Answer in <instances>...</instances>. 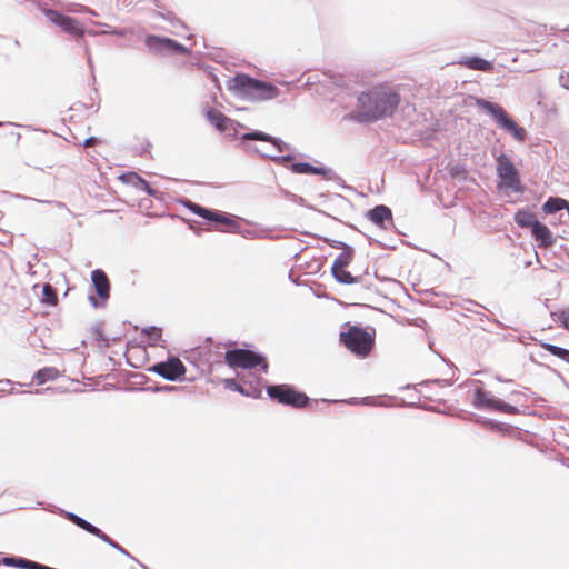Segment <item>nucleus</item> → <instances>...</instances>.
I'll return each mask as SVG.
<instances>
[{
	"mask_svg": "<svg viewBox=\"0 0 569 569\" xmlns=\"http://www.w3.org/2000/svg\"><path fill=\"white\" fill-rule=\"evenodd\" d=\"M158 17L162 18L163 20L170 22L173 27H181L183 29H187V26L183 21H181L173 12L166 11V12H158Z\"/></svg>",
	"mask_w": 569,
	"mask_h": 569,
	"instance_id": "nucleus-36",
	"label": "nucleus"
},
{
	"mask_svg": "<svg viewBox=\"0 0 569 569\" xmlns=\"http://www.w3.org/2000/svg\"><path fill=\"white\" fill-rule=\"evenodd\" d=\"M289 279L296 284V286H300V282L298 279H296V277H292V272L289 273Z\"/></svg>",
	"mask_w": 569,
	"mask_h": 569,
	"instance_id": "nucleus-46",
	"label": "nucleus"
},
{
	"mask_svg": "<svg viewBox=\"0 0 569 569\" xmlns=\"http://www.w3.org/2000/svg\"><path fill=\"white\" fill-rule=\"evenodd\" d=\"M224 362L230 368L246 370L258 369L263 373H266L269 368L268 359L263 353L247 348L227 350L224 353Z\"/></svg>",
	"mask_w": 569,
	"mask_h": 569,
	"instance_id": "nucleus-6",
	"label": "nucleus"
},
{
	"mask_svg": "<svg viewBox=\"0 0 569 569\" xmlns=\"http://www.w3.org/2000/svg\"><path fill=\"white\" fill-rule=\"evenodd\" d=\"M540 347L569 365V349L543 341H540Z\"/></svg>",
	"mask_w": 569,
	"mask_h": 569,
	"instance_id": "nucleus-28",
	"label": "nucleus"
},
{
	"mask_svg": "<svg viewBox=\"0 0 569 569\" xmlns=\"http://www.w3.org/2000/svg\"><path fill=\"white\" fill-rule=\"evenodd\" d=\"M355 257V248L349 247L347 250L341 251L336 259L333 260V263L331 266V270H339V269H346L349 267L353 260Z\"/></svg>",
	"mask_w": 569,
	"mask_h": 569,
	"instance_id": "nucleus-26",
	"label": "nucleus"
},
{
	"mask_svg": "<svg viewBox=\"0 0 569 569\" xmlns=\"http://www.w3.org/2000/svg\"><path fill=\"white\" fill-rule=\"evenodd\" d=\"M58 377H59V370L57 368H54V367H44V368L39 369L33 375V381H36V383L38 386H41V385H44L48 381L56 380Z\"/></svg>",
	"mask_w": 569,
	"mask_h": 569,
	"instance_id": "nucleus-25",
	"label": "nucleus"
},
{
	"mask_svg": "<svg viewBox=\"0 0 569 569\" xmlns=\"http://www.w3.org/2000/svg\"><path fill=\"white\" fill-rule=\"evenodd\" d=\"M242 149L248 153H256L261 158L270 159L278 164H286L293 160L291 154L272 156L262 152L258 147L248 143L249 141H263L271 143L278 152L290 150V146L278 137H273L260 130H249L239 136Z\"/></svg>",
	"mask_w": 569,
	"mask_h": 569,
	"instance_id": "nucleus-3",
	"label": "nucleus"
},
{
	"mask_svg": "<svg viewBox=\"0 0 569 569\" xmlns=\"http://www.w3.org/2000/svg\"><path fill=\"white\" fill-rule=\"evenodd\" d=\"M59 515L62 516L64 519L77 526L78 528L84 530L86 532L99 538L104 543L109 545L111 548L116 549L120 553L124 555L126 557L138 561L134 557L130 555L128 550H126L122 546H120L117 541L111 539L107 533H104L102 530H100L97 526L92 525L84 518L80 517L79 515L67 511L63 509H60Z\"/></svg>",
	"mask_w": 569,
	"mask_h": 569,
	"instance_id": "nucleus-9",
	"label": "nucleus"
},
{
	"mask_svg": "<svg viewBox=\"0 0 569 569\" xmlns=\"http://www.w3.org/2000/svg\"><path fill=\"white\" fill-rule=\"evenodd\" d=\"M89 66H92L91 58L88 59Z\"/></svg>",
	"mask_w": 569,
	"mask_h": 569,
	"instance_id": "nucleus-55",
	"label": "nucleus"
},
{
	"mask_svg": "<svg viewBox=\"0 0 569 569\" xmlns=\"http://www.w3.org/2000/svg\"><path fill=\"white\" fill-rule=\"evenodd\" d=\"M228 89L238 97L252 102L272 100L280 94L277 86L246 73H237L231 78Z\"/></svg>",
	"mask_w": 569,
	"mask_h": 569,
	"instance_id": "nucleus-2",
	"label": "nucleus"
},
{
	"mask_svg": "<svg viewBox=\"0 0 569 569\" xmlns=\"http://www.w3.org/2000/svg\"><path fill=\"white\" fill-rule=\"evenodd\" d=\"M57 206L64 207V204L62 202H57Z\"/></svg>",
	"mask_w": 569,
	"mask_h": 569,
	"instance_id": "nucleus-52",
	"label": "nucleus"
},
{
	"mask_svg": "<svg viewBox=\"0 0 569 569\" xmlns=\"http://www.w3.org/2000/svg\"><path fill=\"white\" fill-rule=\"evenodd\" d=\"M531 237L541 248H548L555 244L556 238L549 228L542 222L538 221L530 230Z\"/></svg>",
	"mask_w": 569,
	"mask_h": 569,
	"instance_id": "nucleus-19",
	"label": "nucleus"
},
{
	"mask_svg": "<svg viewBox=\"0 0 569 569\" xmlns=\"http://www.w3.org/2000/svg\"><path fill=\"white\" fill-rule=\"evenodd\" d=\"M119 179L128 186L144 191L150 197H158L159 191L152 188L149 182L134 171H128L120 174Z\"/></svg>",
	"mask_w": 569,
	"mask_h": 569,
	"instance_id": "nucleus-17",
	"label": "nucleus"
},
{
	"mask_svg": "<svg viewBox=\"0 0 569 569\" xmlns=\"http://www.w3.org/2000/svg\"><path fill=\"white\" fill-rule=\"evenodd\" d=\"M496 379L501 382H511L512 381V380L502 379V377H497Z\"/></svg>",
	"mask_w": 569,
	"mask_h": 569,
	"instance_id": "nucleus-49",
	"label": "nucleus"
},
{
	"mask_svg": "<svg viewBox=\"0 0 569 569\" xmlns=\"http://www.w3.org/2000/svg\"><path fill=\"white\" fill-rule=\"evenodd\" d=\"M513 220L518 227L522 229H532L536 222H538V218L533 212L528 209H518L513 216Z\"/></svg>",
	"mask_w": 569,
	"mask_h": 569,
	"instance_id": "nucleus-21",
	"label": "nucleus"
},
{
	"mask_svg": "<svg viewBox=\"0 0 569 569\" xmlns=\"http://www.w3.org/2000/svg\"><path fill=\"white\" fill-rule=\"evenodd\" d=\"M492 321H493V322H495L499 328H505V327H506L502 322H500V321H499V320H497V319H493Z\"/></svg>",
	"mask_w": 569,
	"mask_h": 569,
	"instance_id": "nucleus-47",
	"label": "nucleus"
},
{
	"mask_svg": "<svg viewBox=\"0 0 569 569\" xmlns=\"http://www.w3.org/2000/svg\"><path fill=\"white\" fill-rule=\"evenodd\" d=\"M553 317L557 318V320L561 323V326L569 330V311L568 310H560L552 313Z\"/></svg>",
	"mask_w": 569,
	"mask_h": 569,
	"instance_id": "nucleus-37",
	"label": "nucleus"
},
{
	"mask_svg": "<svg viewBox=\"0 0 569 569\" xmlns=\"http://www.w3.org/2000/svg\"><path fill=\"white\" fill-rule=\"evenodd\" d=\"M536 260L539 262V254L536 252Z\"/></svg>",
	"mask_w": 569,
	"mask_h": 569,
	"instance_id": "nucleus-56",
	"label": "nucleus"
},
{
	"mask_svg": "<svg viewBox=\"0 0 569 569\" xmlns=\"http://www.w3.org/2000/svg\"><path fill=\"white\" fill-rule=\"evenodd\" d=\"M327 244H329L331 248L335 249H341L342 251L347 250V248L351 247L345 241L330 239V238H323L322 239Z\"/></svg>",
	"mask_w": 569,
	"mask_h": 569,
	"instance_id": "nucleus-38",
	"label": "nucleus"
},
{
	"mask_svg": "<svg viewBox=\"0 0 569 569\" xmlns=\"http://www.w3.org/2000/svg\"><path fill=\"white\" fill-rule=\"evenodd\" d=\"M207 221L212 222L214 224L226 226L232 232H238L240 229V226L236 220L234 216L217 209L211 210Z\"/></svg>",
	"mask_w": 569,
	"mask_h": 569,
	"instance_id": "nucleus-20",
	"label": "nucleus"
},
{
	"mask_svg": "<svg viewBox=\"0 0 569 569\" xmlns=\"http://www.w3.org/2000/svg\"><path fill=\"white\" fill-rule=\"evenodd\" d=\"M332 278L341 284H355L362 281V276H353L346 269L330 270Z\"/></svg>",
	"mask_w": 569,
	"mask_h": 569,
	"instance_id": "nucleus-27",
	"label": "nucleus"
},
{
	"mask_svg": "<svg viewBox=\"0 0 569 569\" xmlns=\"http://www.w3.org/2000/svg\"><path fill=\"white\" fill-rule=\"evenodd\" d=\"M156 7L160 8V4H159V1L158 0H153Z\"/></svg>",
	"mask_w": 569,
	"mask_h": 569,
	"instance_id": "nucleus-50",
	"label": "nucleus"
},
{
	"mask_svg": "<svg viewBox=\"0 0 569 569\" xmlns=\"http://www.w3.org/2000/svg\"><path fill=\"white\" fill-rule=\"evenodd\" d=\"M223 386L224 388L233 390L244 397L259 399L262 396V390L257 385H253L251 382L246 385L229 378L223 380Z\"/></svg>",
	"mask_w": 569,
	"mask_h": 569,
	"instance_id": "nucleus-18",
	"label": "nucleus"
},
{
	"mask_svg": "<svg viewBox=\"0 0 569 569\" xmlns=\"http://www.w3.org/2000/svg\"><path fill=\"white\" fill-rule=\"evenodd\" d=\"M475 104L492 117L497 126L507 131L516 141L525 142L527 131L499 104L485 98H475Z\"/></svg>",
	"mask_w": 569,
	"mask_h": 569,
	"instance_id": "nucleus-4",
	"label": "nucleus"
},
{
	"mask_svg": "<svg viewBox=\"0 0 569 569\" xmlns=\"http://www.w3.org/2000/svg\"><path fill=\"white\" fill-rule=\"evenodd\" d=\"M46 17L51 23L60 27L64 32L71 36L83 37L84 34V30L81 23L73 17L67 16L53 9L47 10Z\"/></svg>",
	"mask_w": 569,
	"mask_h": 569,
	"instance_id": "nucleus-15",
	"label": "nucleus"
},
{
	"mask_svg": "<svg viewBox=\"0 0 569 569\" xmlns=\"http://www.w3.org/2000/svg\"><path fill=\"white\" fill-rule=\"evenodd\" d=\"M311 163L302 162V161H290V166L288 167L291 172L296 174H310L311 173Z\"/></svg>",
	"mask_w": 569,
	"mask_h": 569,
	"instance_id": "nucleus-34",
	"label": "nucleus"
},
{
	"mask_svg": "<svg viewBox=\"0 0 569 569\" xmlns=\"http://www.w3.org/2000/svg\"><path fill=\"white\" fill-rule=\"evenodd\" d=\"M449 174L453 179L466 180L468 177V170L463 164H453L449 168Z\"/></svg>",
	"mask_w": 569,
	"mask_h": 569,
	"instance_id": "nucleus-35",
	"label": "nucleus"
},
{
	"mask_svg": "<svg viewBox=\"0 0 569 569\" xmlns=\"http://www.w3.org/2000/svg\"><path fill=\"white\" fill-rule=\"evenodd\" d=\"M406 406H408V407H413V406H416V405H415V403H406Z\"/></svg>",
	"mask_w": 569,
	"mask_h": 569,
	"instance_id": "nucleus-54",
	"label": "nucleus"
},
{
	"mask_svg": "<svg viewBox=\"0 0 569 569\" xmlns=\"http://www.w3.org/2000/svg\"><path fill=\"white\" fill-rule=\"evenodd\" d=\"M347 402L350 405H357V403L369 405L370 403L368 397L360 398V399L359 398H350L349 400H347Z\"/></svg>",
	"mask_w": 569,
	"mask_h": 569,
	"instance_id": "nucleus-43",
	"label": "nucleus"
},
{
	"mask_svg": "<svg viewBox=\"0 0 569 569\" xmlns=\"http://www.w3.org/2000/svg\"><path fill=\"white\" fill-rule=\"evenodd\" d=\"M41 302L48 306H56L58 302V296L56 289L50 283L42 286V298Z\"/></svg>",
	"mask_w": 569,
	"mask_h": 569,
	"instance_id": "nucleus-32",
	"label": "nucleus"
},
{
	"mask_svg": "<svg viewBox=\"0 0 569 569\" xmlns=\"http://www.w3.org/2000/svg\"><path fill=\"white\" fill-rule=\"evenodd\" d=\"M366 217L380 229L388 230L393 226L392 211L385 204H377L366 212Z\"/></svg>",
	"mask_w": 569,
	"mask_h": 569,
	"instance_id": "nucleus-16",
	"label": "nucleus"
},
{
	"mask_svg": "<svg viewBox=\"0 0 569 569\" xmlns=\"http://www.w3.org/2000/svg\"><path fill=\"white\" fill-rule=\"evenodd\" d=\"M340 342L358 358H367L375 347V330L351 326L347 331L340 332Z\"/></svg>",
	"mask_w": 569,
	"mask_h": 569,
	"instance_id": "nucleus-5",
	"label": "nucleus"
},
{
	"mask_svg": "<svg viewBox=\"0 0 569 569\" xmlns=\"http://www.w3.org/2000/svg\"><path fill=\"white\" fill-rule=\"evenodd\" d=\"M2 565L7 567L12 568H19V569H37L38 562L33 560H29L23 557L18 556H6L1 560Z\"/></svg>",
	"mask_w": 569,
	"mask_h": 569,
	"instance_id": "nucleus-23",
	"label": "nucleus"
},
{
	"mask_svg": "<svg viewBox=\"0 0 569 569\" xmlns=\"http://www.w3.org/2000/svg\"><path fill=\"white\" fill-rule=\"evenodd\" d=\"M468 69L488 72L493 69V63L478 56L467 57L460 61Z\"/></svg>",
	"mask_w": 569,
	"mask_h": 569,
	"instance_id": "nucleus-22",
	"label": "nucleus"
},
{
	"mask_svg": "<svg viewBox=\"0 0 569 569\" xmlns=\"http://www.w3.org/2000/svg\"><path fill=\"white\" fill-rule=\"evenodd\" d=\"M451 385H452V381H451V380H449V379H443V386H445V387H449V386H451Z\"/></svg>",
	"mask_w": 569,
	"mask_h": 569,
	"instance_id": "nucleus-48",
	"label": "nucleus"
},
{
	"mask_svg": "<svg viewBox=\"0 0 569 569\" xmlns=\"http://www.w3.org/2000/svg\"><path fill=\"white\" fill-rule=\"evenodd\" d=\"M266 391L271 400L295 409H302L311 402H318L288 383L266 385Z\"/></svg>",
	"mask_w": 569,
	"mask_h": 569,
	"instance_id": "nucleus-7",
	"label": "nucleus"
},
{
	"mask_svg": "<svg viewBox=\"0 0 569 569\" xmlns=\"http://www.w3.org/2000/svg\"><path fill=\"white\" fill-rule=\"evenodd\" d=\"M569 202L559 197H549L542 204V211L547 214H552L561 210H567Z\"/></svg>",
	"mask_w": 569,
	"mask_h": 569,
	"instance_id": "nucleus-24",
	"label": "nucleus"
},
{
	"mask_svg": "<svg viewBox=\"0 0 569 569\" xmlns=\"http://www.w3.org/2000/svg\"><path fill=\"white\" fill-rule=\"evenodd\" d=\"M98 141H99V139L97 137H89L84 140L83 146L84 147L94 146Z\"/></svg>",
	"mask_w": 569,
	"mask_h": 569,
	"instance_id": "nucleus-45",
	"label": "nucleus"
},
{
	"mask_svg": "<svg viewBox=\"0 0 569 569\" xmlns=\"http://www.w3.org/2000/svg\"><path fill=\"white\" fill-rule=\"evenodd\" d=\"M129 33V30L127 28H111L107 31H102L101 34H111L116 37L123 38Z\"/></svg>",
	"mask_w": 569,
	"mask_h": 569,
	"instance_id": "nucleus-39",
	"label": "nucleus"
},
{
	"mask_svg": "<svg viewBox=\"0 0 569 569\" xmlns=\"http://www.w3.org/2000/svg\"><path fill=\"white\" fill-rule=\"evenodd\" d=\"M469 420H471V421H473V422H476L478 425H481L483 427H488L490 429L500 430L502 428V423L497 422V421H495L492 419H489V418L476 416L473 413L470 415Z\"/></svg>",
	"mask_w": 569,
	"mask_h": 569,
	"instance_id": "nucleus-33",
	"label": "nucleus"
},
{
	"mask_svg": "<svg viewBox=\"0 0 569 569\" xmlns=\"http://www.w3.org/2000/svg\"><path fill=\"white\" fill-rule=\"evenodd\" d=\"M141 333L147 337V341L150 346L154 347L162 338V328L157 326L144 327Z\"/></svg>",
	"mask_w": 569,
	"mask_h": 569,
	"instance_id": "nucleus-30",
	"label": "nucleus"
},
{
	"mask_svg": "<svg viewBox=\"0 0 569 569\" xmlns=\"http://www.w3.org/2000/svg\"><path fill=\"white\" fill-rule=\"evenodd\" d=\"M496 173L499 179V189H509L517 193L523 192L525 188L519 171L507 154L500 153L496 158Z\"/></svg>",
	"mask_w": 569,
	"mask_h": 569,
	"instance_id": "nucleus-8",
	"label": "nucleus"
},
{
	"mask_svg": "<svg viewBox=\"0 0 569 569\" xmlns=\"http://www.w3.org/2000/svg\"><path fill=\"white\" fill-rule=\"evenodd\" d=\"M94 335H96L97 340H99V341H104L106 340V338L103 336V332H102V329H101L100 326L94 327Z\"/></svg>",
	"mask_w": 569,
	"mask_h": 569,
	"instance_id": "nucleus-44",
	"label": "nucleus"
},
{
	"mask_svg": "<svg viewBox=\"0 0 569 569\" xmlns=\"http://www.w3.org/2000/svg\"><path fill=\"white\" fill-rule=\"evenodd\" d=\"M144 44L154 54L176 53L187 56L191 53L188 47L177 40L158 34H148L144 39Z\"/></svg>",
	"mask_w": 569,
	"mask_h": 569,
	"instance_id": "nucleus-13",
	"label": "nucleus"
},
{
	"mask_svg": "<svg viewBox=\"0 0 569 569\" xmlns=\"http://www.w3.org/2000/svg\"><path fill=\"white\" fill-rule=\"evenodd\" d=\"M147 371L156 373L167 381L181 382L186 379L187 368L179 357L169 356L167 360L150 366Z\"/></svg>",
	"mask_w": 569,
	"mask_h": 569,
	"instance_id": "nucleus-12",
	"label": "nucleus"
},
{
	"mask_svg": "<svg viewBox=\"0 0 569 569\" xmlns=\"http://www.w3.org/2000/svg\"><path fill=\"white\" fill-rule=\"evenodd\" d=\"M174 389H176V387L169 386V385L148 387V390H151L153 392H169V391H172Z\"/></svg>",
	"mask_w": 569,
	"mask_h": 569,
	"instance_id": "nucleus-40",
	"label": "nucleus"
},
{
	"mask_svg": "<svg viewBox=\"0 0 569 569\" xmlns=\"http://www.w3.org/2000/svg\"><path fill=\"white\" fill-rule=\"evenodd\" d=\"M140 566L143 568V569H149L146 565L143 563H140Z\"/></svg>",
	"mask_w": 569,
	"mask_h": 569,
	"instance_id": "nucleus-53",
	"label": "nucleus"
},
{
	"mask_svg": "<svg viewBox=\"0 0 569 569\" xmlns=\"http://www.w3.org/2000/svg\"><path fill=\"white\" fill-rule=\"evenodd\" d=\"M472 406L478 410L496 411L507 415H518L519 409L510 403L505 402L490 391L483 388H476L473 391Z\"/></svg>",
	"mask_w": 569,
	"mask_h": 569,
	"instance_id": "nucleus-10",
	"label": "nucleus"
},
{
	"mask_svg": "<svg viewBox=\"0 0 569 569\" xmlns=\"http://www.w3.org/2000/svg\"><path fill=\"white\" fill-rule=\"evenodd\" d=\"M566 211H567V213H568V217H569V204H568V208H567V210H566Z\"/></svg>",
	"mask_w": 569,
	"mask_h": 569,
	"instance_id": "nucleus-57",
	"label": "nucleus"
},
{
	"mask_svg": "<svg viewBox=\"0 0 569 569\" xmlns=\"http://www.w3.org/2000/svg\"><path fill=\"white\" fill-rule=\"evenodd\" d=\"M206 119L220 132H228L232 138L238 137L239 129H243L244 124L236 121L214 108H208L204 111Z\"/></svg>",
	"mask_w": 569,
	"mask_h": 569,
	"instance_id": "nucleus-14",
	"label": "nucleus"
},
{
	"mask_svg": "<svg viewBox=\"0 0 569 569\" xmlns=\"http://www.w3.org/2000/svg\"><path fill=\"white\" fill-rule=\"evenodd\" d=\"M310 174H318L322 176L327 180L331 181H338L341 180V178L329 167L325 166H311V173Z\"/></svg>",
	"mask_w": 569,
	"mask_h": 569,
	"instance_id": "nucleus-31",
	"label": "nucleus"
},
{
	"mask_svg": "<svg viewBox=\"0 0 569 569\" xmlns=\"http://www.w3.org/2000/svg\"><path fill=\"white\" fill-rule=\"evenodd\" d=\"M511 395L512 396H518V395H520V392L519 391H512Z\"/></svg>",
	"mask_w": 569,
	"mask_h": 569,
	"instance_id": "nucleus-51",
	"label": "nucleus"
},
{
	"mask_svg": "<svg viewBox=\"0 0 569 569\" xmlns=\"http://www.w3.org/2000/svg\"><path fill=\"white\" fill-rule=\"evenodd\" d=\"M401 102L399 92L389 86H377L357 97V107L347 118L358 123H372L392 117Z\"/></svg>",
	"mask_w": 569,
	"mask_h": 569,
	"instance_id": "nucleus-1",
	"label": "nucleus"
},
{
	"mask_svg": "<svg viewBox=\"0 0 569 569\" xmlns=\"http://www.w3.org/2000/svg\"><path fill=\"white\" fill-rule=\"evenodd\" d=\"M3 126V122L0 121V127Z\"/></svg>",
	"mask_w": 569,
	"mask_h": 569,
	"instance_id": "nucleus-58",
	"label": "nucleus"
},
{
	"mask_svg": "<svg viewBox=\"0 0 569 569\" xmlns=\"http://www.w3.org/2000/svg\"><path fill=\"white\" fill-rule=\"evenodd\" d=\"M110 280L102 269L91 271V286L88 300L96 309L103 308L110 298Z\"/></svg>",
	"mask_w": 569,
	"mask_h": 569,
	"instance_id": "nucleus-11",
	"label": "nucleus"
},
{
	"mask_svg": "<svg viewBox=\"0 0 569 569\" xmlns=\"http://www.w3.org/2000/svg\"><path fill=\"white\" fill-rule=\"evenodd\" d=\"M420 385H422V386L437 385L441 388L445 387L443 379H428V380H423Z\"/></svg>",
	"mask_w": 569,
	"mask_h": 569,
	"instance_id": "nucleus-42",
	"label": "nucleus"
},
{
	"mask_svg": "<svg viewBox=\"0 0 569 569\" xmlns=\"http://www.w3.org/2000/svg\"><path fill=\"white\" fill-rule=\"evenodd\" d=\"M181 203L196 216L207 220L212 209L206 208L199 203H196L189 199H183Z\"/></svg>",
	"mask_w": 569,
	"mask_h": 569,
	"instance_id": "nucleus-29",
	"label": "nucleus"
},
{
	"mask_svg": "<svg viewBox=\"0 0 569 569\" xmlns=\"http://www.w3.org/2000/svg\"><path fill=\"white\" fill-rule=\"evenodd\" d=\"M559 83L562 88L569 89V73H560Z\"/></svg>",
	"mask_w": 569,
	"mask_h": 569,
	"instance_id": "nucleus-41",
	"label": "nucleus"
}]
</instances>
